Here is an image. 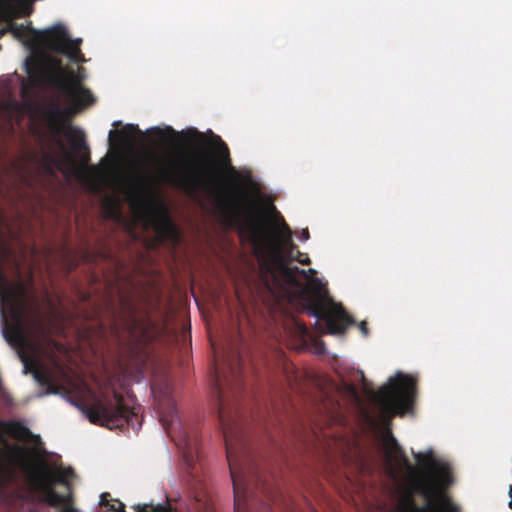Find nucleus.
<instances>
[{"label":"nucleus","mask_w":512,"mask_h":512,"mask_svg":"<svg viewBox=\"0 0 512 512\" xmlns=\"http://www.w3.org/2000/svg\"><path fill=\"white\" fill-rule=\"evenodd\" d=\"M90 160L89 153L82 156L83 163H87Z\"/></svg>","instance_id":"obj_25"},{"label":"nucleus","mask_w":512,"mask_h":512,"mask_svg":"<svg viewBox=\"0 0 512 512\" xmlns=\"http://www.w3.org/2000/svg\"><path fill=\"white\" fill-rule=\"evenodd\" d=\"M53 114L55 117L59 118V117H62L63 114H64V111L61 110L60 108L56 107L53 111Z\"/></svg>","instance_id":"obj_23"},{"label":"nucleus","mask_w":512,"mask_h":512,"mask_svg":"<svg viewBox=\"0 0 512 512\" xmlns=\"http://www.w3.org/2000/svg\"><path fill=\"white\" fill-rule=\"evenodd\" d=\"M119 124H120V122H114V123H113V126H115V127H116V126H118Z\"/></svg>","instance_id":"obj_27"},{"label":"nucleus","mask_w":512,"mask_h":512,"mask_svg":"<svg viewBox=\"0 0 512 512\" xmlns=\"http://www.w3.org/2000/svg\"><path fill=\"white\" fill-rule=\"evenodd\" d=\"M110 309L112 313V329L115 332H118L121 328L132 333L139 326L136 307L129 297L121 295L119 307L115 308L110 304Z\"/></svg>","instance_id":"obj_11"},{"label":"nucleus","mask_w":512,"mask_h":512,"mask_svg":"<svg viewBox=\"0 0 512 512\" xmlns=\"http://www.w3.org/2000/svg\"><path fill=\"white\" fill-rule=\"evenodd\" d=\"M136 132H140V130H139V128H138V126H137V125H134V124H127V125L123 128V130H121V131H118V132H117V131L111 130V131L109 132V140H110V141H112V137H113L114 135H117V134H118V135H120V136H122V135H124V134H126V133H136Z\"/></svg>","instance_id":"obj_20"},{"label":"nucleus","mask_w":512,"mask_h":512,"mask_svg":"<svg viewBox=\"0 0 512 512\" xmlns=\"http://www.w3.org/2000/svg\"><path fill=\"white\" fill-rule=\"evenodd\" d=\"M151 132L159 141H171L184 138L188 143L205 144L211 149V153H199L182 161L173 162L169 167L159 171V177L165 183L194 197L199 192H209L219 188L220 177L225 170L233 176L238 172L232 166L230 151L227 144L219 135L211 133L209 140L195 128L186 132H177L171 126L165 129L154 127Z\"/></svg>","instance_id":"obj_3"},{"label":"nucleus","mask_w":512,"mask_h":512,"mask_svg":"<svg viewBox=\"0 0 512 512\" xmlns=\"http://www.w3.org/2000/svg\"><path fill=\"white\" fill-rule=\"evenodd\" d=\"M359 329H360L361 333L363 334V336H367L369 334V329H368L367 323L365 321H362L359 324Z\"/></svg>","instance_id":"obj_21"},{"label":"nucleus","mask_w":512,"mask_h":512,"mask_svg":"<svg viewBox=\"0 0 512 512\" xmlns=\"http://www.w3.org/2000/svg\"><path fill=\"white\" fill-rule=\"evenodd\" d=\"M384 444L387 456L412 471L410 477V492L403 496L398 504V512H461L446 490L453 484L454 478L448 463L434 457L433 451L414 453V458L420 465V471H415L410 465L402 447L395 437L388 432Z\"/></svg>","instance_id":"obj_4"},{"label":"nucleus","mask_w":512,"mask_h":512,"mask_svg":"<svg viewBox=\"0 0 512 512\" xmlns=\"http://www.w3.org/2000/svg\"><path fill=\"white\" fill-rule=\"evenodd\" d=\"M4 431L11 436L12 438L18 440H26L32 434L28 427H26L22 422L11 420L2 423Z\"/></svg>","instance_id":"obj_14"},{"label":"nucleus","mask_w":512,"mask_h":512,"mask_svg":"<svg viewBox=\"0 0 512 512\" xmlns=\"http://www.w3.org/2000/svg\"><path fill=\"white\" fill-rule=\"evenodd\" d=\"M259 485H260V484H259V482H258V480H257V481H256V483H255V486H256V488H257V489H258V486H259Z\"/></svg>","instance_id":"obj_28"},{"label":"nucleus","mask_w":512,"mask_h":512,"mask_svg":"<svg viewBox=\"0 0 512 512\" xmlns=\"http://www.w3.org/2000/svg\"><path fill=\"white\" fill-rule=\"evenodd\" d=\"M416 397V380L410 375L398 372L389 384L373 393V400L381 417L389 421L396 415H404L412 409Z\"/></svg>","instance_id":"obj_6"},{"label":"nucleus","mask_w":512,"mask_h":512,"mask_svg":"<svg viewBox=\"0 0 512 512\" xmlns=\"http://www.w3.org/2000/svg\"><path fill=\"white\" fill-rule=\"evenodd\" d=\"M0 12L9 20L7 29L16 37H22L26 34H34L37 38L46 45L51 51L64 54L69 57L73 62H84V55L81 53L80 45L82 39L78 38L72 40L64 25L57 23L42 31H36L33 28L23 24L13 22V18L18 16L9 17L4 11Z\"/></svg>","instance_id":"obj_7"},{"label":"nucleus","mask_w":512,"mask_h":512,"mask_svg":"<svg viewBox=\"0 0 512 512\" xmlns=\"http://www.w3.org/2000/svg\"><path fill=\"white\" fill-rule=\"evenodd\" d=\"M219 206L243 219V224L255 241L266 240V232L257 204L250 200L238 187L217 192Z\"/></svg>","instance_id":"obj_9"},{"label":"nucleus","mask_w":512,"mask_h":512,"mask_svg":"<svg viewBox=\"0 0 512 512\" xmlns=\"http://www.w3.org/2000/svg\"><path fill=\"white\" fill-rule=\"evenodd\" d=\"M133 508L135 512H176L167 505L137 504Z\"/></svg>","instance_id":"obj_18"},{"label":"nucleus","mask_w":512,"mask_h":512,"mask_svg":"<svg viewBox=\"0 0 512 512\" xmlns=\"http://www.w3.org/2000/svg\"><path fill=\"white\" fill-rule=\"evenodd\" d=\"M306 271V274L305 275H301L303 278L305 279H309L310 276L316 274V271L312 268L308 269V270H305Z\"/></svg>","instance_id":"obj_22"},{"label":"nucleus","mask_w":512,"mask_h":512,"mask_svg":"<svg viewBox=\"0 0 512 512\" xmlns=\"http://www.w3.org/2000/svg\"><path fill=\"white\" fill-rule=\"evenodd\" d=\"M301 329L303 330V332L307 331V329H306V327L304 325H302Z\"/></svg>","instance_id":"obj_26"},{"label":"nucleus","mask_w":512,"mask_h":512,"mask_svg":"<svg viewBox=\"0 0 512 512\" xmlns=\"http://www.w3.org/2000/svg\"><path fill=\"white\" fill-rule=\"evenodd\" d=\"M73 475L70 467L53 470L43 463L29 474V483L39 502L59 508L58 512H79L75 506L73 484L69 480Z\"/></svg>","instance_id":"obj_5"},{"label":"nucleus","mask_w":512,"mask_h":512,"mask_svg":"<svg viewBox=\"0 0 512 512\" xmlns=\"http://www.w3.org/2000/svg\"><path fill=\"white\" fill-rule=\"evenodd\" d=\"M114 402L98 397L85 404L83 411L85 412L89 421L93 424L106 426L110 429L122 428L125 425L135 427L138 421V408L128 407L124 403V398L121 394L114 392Z\"/></svg>","instance_id":"obj_8"},{"label":"nucleus","mask_w":512,"mask_h":512,"mask_svg":"<svg viewBox=\"0 0 512 512\" xmlns=\"http://www.w3.org/2000/svg\"><path fill=\"white\" fill-rule=\"evenodd\" d=\"M156 232L162 240L177 244L180 241L178 228L166 214L162 213L156 221Z\"/></svg>","instance_id":"obj_12"},{"label":"nucleus","mask_w":512,"mask_h":512,"mask_svg":"<svg viewBox=\"0 0 512 512\" xmlns=\"http://www.w3.org/2000/svg\"><path fill=\"white\" fill-rule=\"evenodd\" d=\"M59 146L63 153L62 158H58L51 153H45L42 156V163H43L44 169L47 173L53 174L54 168H57L60 171H64V168H66L68 166H73V161H72L70 155L67 153L64 146L61 143L59 144Z\"/></svg>","instance_id":"obj_13"},{"label":"nucleus","mask_w":512,"mask_h":512,"mask_svg":"<svg viewBox=\"0 0 512 512\" xmlns=\"http://www.w3.org/2000/svg\"><path fill=\"white\" fill-rule=\"evenodd\" d=\"M53 85L73 101L89 105L94 98L89 89L83 87L75 73L59 68L57 75L52 79Z\"/></svg>","instance_id":"obj_10"},{"label":"nucleus","mask_w":512,"mask_h":512,"mask_svg":"<svg viewBox=\"0 0 512 512\" xmlns=\"http://www.w3.org/2000/svg\"><path fill=\"white\" fill-rule=\"evenodd\" d=\"M109 497L110 494L108 492H104L100 495V505L107 507L106 512H126L124 504L118 500L113 504H109Z\"/></svg>","instance_id":"obj_17"},{"label":"nucleus","mask_w":512,"mask_h":512,"mask_svg":"<svg viewBox=\"0 0 512 512\" xmlns=\"http://www.w3.org/2000/svg\"><path fill=\"white\" fill-rule=\"evenodd\" d=\"M301 239L306 241L309 239V231L308 229H303L302 232H301Z\"/></svg>","instance_id":"obj_24"},{"label":"nucleus","mask_w":512,"mask_h":512,"mask_svg":"<svg viewBox=\"0 0 512 512\" xmlns=\"http://www.w3.org/2000/svg\"><path fill=\"white\" fill-rule=\"evenodd\" d=\"M67 130H68L67 137H69L72 148L74 150L88 149L83 131L73 128L71 126H68Z\"/></svg>","instance_id":"obj_16"},{"label":"nucleus","mask_w":512,"mask_h":512,"mask_svg":"<svg viewBox=\"0 0 512 512\" xmlns=\"http://www.w3.org/2000/svg\"><path fill=\"white\" fill-rule=\"evenodd\" d=\"M183 458L191 476H196L198 473L196 462L199 458V452L196 445L186 442L183 448Z\"/></svg>","instance_id":"obj_15"},{"label":"nucleus","mask_w":512,"mask_h":512,"mask_svg":"<svg viewBox=\"0 0 512 512\" xmlns=\"http://www.w3.org/2000/svg\"><path fill=\"white\" fill-rule=\"evenodd\" d=\"M195 501L197 502V508L203 510V512H212L211 499L206 492L202 491L195 494Z\"/></svg>","instance_id":"obj_19"},{"label":"nucleus","mask_w":512,"mask_h":512,"mask_svg":"<svg viewBox=\"0 0 512 512\" xmlns=\"http://www.w3.org/2000/svg\"><path fill=\"white\" fill-rule=\"evenodd\" d=\"M243 360L238 352H232L224 359L223 367L217 361L214 364V390L217 398V412L225 441L226 457L234 491V512H273L269 503L259 502L256 510L257 496L253 490L250 472L244 466L233 446V438L237 433L236 411L230 407L229 395L234 401L242 390Z\"/></svg>","instance_id":"obj_2"},{"label":"nucleus","mask_w":512,"mask_h":512,"mask_svg":"<svg viewBox=\"0 0 512 512\" xmlns=\"http://www.w3.org/2000/svg\"><path fill=\"white\" fill-rule=\"evenodd\" d=\"M270 210L280 220L279 228L272 251L259 260L260 278L270 292L284 291L286 287L293 288L287 292L290 303L302 313L316 318L315 325L321 333L332 335L345 333L347 327L354 323L340 303H336L329 295L325 284L318 279L303 284L299 275L306 271L297 266L291 267V262L297 261L302 265L311 263L307 254L299 251L292 240V232L276 207L271 204Z\"/></svg>","instance_id":"obj_1"}]
</instances>
